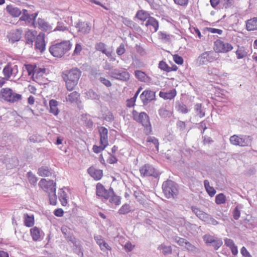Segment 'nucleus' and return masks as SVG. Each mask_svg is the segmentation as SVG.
<instances>
[{"instance_id":"obj_9","label":"nucleus","mask_w":257,"mask_h":257,"mask_svg":"<svg viewBox=\"0 0 257 257\" xmlns=\"http://www.w3.org/2000/svg\"><path fill=\"white\" fill-rule=\"evenodd\" d=\"M140 172L141 175L143 177L152 176L157 178L159 175V171L153 166L149 164H145L140 168Z\"/></svg>"},{"instance_id":"obj_36","label":"nucleus","mask_w":257,"mask_h":257,"mask_svg":"<svg viewBox=\"0 0 257 257\" xmlns=\"http://www.w3.org/2000/svg\"><path fill=\"white\" fill-rule=\"evenodd\" d=\"M159 115L162 118L170 117L173 112L171 110H168L166 108H160L158 110Z\"/></svg>"},{"instance_id":"obj_54","label":"nucleus","mask_w":257,"mask_h":257,"mask_svg":"<svg viewBox=\"0 0 257 257\" xmlns=\"http://www.w3.org/2000/svg\"><path fill=\"white\" fill-rule=\"evenodd\" d=\"M185 247L187 250L190 252L195 253L198 251V249L194 245L191 244L189 242L187 241L186 244L185 245Z\"/></svg>"},{"instance_id":"obj_14","label":"nucleus","mask_w":257,"mask_h":257,"mask_svg":"<svg viewBox=\"0 0 257 257\" xmlns=\"http://www.w3.org/2000/svg\"><path fill=\"white\" fill-rule=\"evenodd\" d=\"M45 35L43 33H40L36 37L35 48L41 52H43L45 50Z\"/></svg>"},{"instance_id":"obj_61","label":"nucleus","mask_w":257,"mask_h":257,"mask_svg":"<svg viewBox=\"0 0 257 257\" xmlns=\"http://www.w3.org/2000/svg\"><path fill=\"white\" fill-rule=\"evenodd\" d=\"M125 52L124 45L123 43L120 44L119 47L116 49V52L118 55H121Z\"/></svg>"},{"instance_id":"obj_58","label":"nucleus","mask_w":257,"mask_h":257,"mask_svg":"<svg viewBox=\"0 0 257 257\" xmlns=\"http://www.w3.org/2000/svg\"><path fill=\"white\" fill-rule=\"evenodd\" d=\"M178 111L183 113H186L188 112L187 106L184 104H179L176 107Z\"/></svg>"},{"instance_id":"obj_12","label":"nucleus","mask_w":257,"mask_h":257,"mask_svg":"<svg viewBox=\"0 0 257 257\" xmlns=\"http://www.w3.org/2000/svg\"><path fill=\"white\" fill-rule=\"evenodd\" d=\"M140 98L144 105H147L149 102L155 99V92L150 90H145L140 95Z\"/></svg>"},{"instance_id":"obj_25","label":"nucleus","mask_w":257,"mask_h":257,"mask_svg":"<svg viewBox=\"0 0 257 257\" xmlns=\"http://www.w3.org/2000/svg\"><path fill=\"white\" fill-rule=\"evenodd\" d=\"M58 198L61 204L65 206L68 203V196L63 188L60 189L58 192Z\"/></svg>"},{"instance_id":"obj_38","label":"nucleus","mask_w":257,"mask_h":257,"mask_svg":"<svg viewBox=\"0 0 257 257\" xmlns=\"http://www.w3.org/2000/svg\"><path fill=\"white\" fill-rule=\"evenodd\" d=\"M86 97L87 99L92 100H99L100 96L93 90L90 89L85 93Z\"/></svg>"},{"instance_id":"obj_23","label":"nucleus","mask_w":257,"mask_h":257,"mask_svg":"<svg viewBox=\"0 0 257 257\" xmlns=\"http://www.w3.org/2000/svg\"><path fill=\"white\" fill-rule=\"evenodd\" d=\"M70 241L73 244V245L76 247L74 248V251L78 255L82 256L83 255V252L82 251L81 245L80 244V241L76 239L75 237H71L70 239Z\"/></svg>"},{"instance_id":"obj_42","label":"nucleus","mask_w":257,"mask_h":257,"mask_svg":"<svg viewBox=\"0 0 257 257\" xmlns=\"http://www.w3.org/2000/svg\"><path fill=\"white\" fill-rule=\"evenodd\" d=\"M131 210V207L130 205L128 204H125L118 210V213L119 214H125L129 213Z\"/></svg>"},{"instance_id":"obj_8","label":"nucleus","mask_w":257,"mask_h":257,"mask_svg":"<svg viewBox=\"0 0 257 257\" xmlns=\"http://www.w3.org/2000/svg\"><path fill=\"white\" fill-rule=\"evenodd\" d=\"M112 193L113 189L112 188L107 190L101 183H98L97 184L96 186V194L99 198L102 200H108Z\"/></svg>"},{"instance_id":"obj_52","label":"nucleus","mask_w":257,"mask_h":257,"mask_svg":"<svg viewBox=\"0 0 257 257\" xmlns=\"http://www.w3.org/2000/svg\"><path fill=\"white\" fill-rule=\"evenodd\" d=\"M207 72L209 75L218 76L220 74V71L218 69L214 67H208Z\"/></svg>"},{"instance_id":"obj_10","label":"nucleus","mask_w":257,"mask_h":257,"mask_svg":"<svg viewBox=\"0 0 257 257\" xmlns=\"http://www.w3.org/2000/svg\"><path fill=\"white\" fill-rule=\"evenodd\" d=\"M109 74L111 77L122 81H127L130 79L129 73L123 69H113L109 71Z\"/></svg>"},{"instance_id":"obj_53","label":"nucleus","mask_w":257,"mask_h":257,"mask_svg":"<svg viewBox=\"0 0 257 257\" xmlns=\"http://www.w3.org/2000/svg\"><path fill=\"white\" fill-rule=\"evenodd\" d=\"M136 16L139 19L142 21H144L148 18V14L146 12L141 10L137 12Z\"/></svg>"},{"instance_id":"obj_39","label":"nucleus","mask_w":257,"mask_h":257,"mask_svg":"<svg viewBox=\"0 0 257 257\" xmlns=\"http://www.w3.org/2000/svg\"><path fill=\"white\" fill-rule=\"evenodd\" d=\"M159 38L164 43L169 42L171 41L172 36L167 34L165 32H160L158 33Z\"/></svg>"},{"instance_id":"obj_56","label":"nucleus","mask_w":257,"mask_h":257,"mask_svg":"<svg viewBox=\"0 0 257 257\" xmlns=\"http://www.w3.org/2000/svg\"><path fill=\"white\" fill-rule=\"evenodd\" d=\"M159 67L164 71L166 72H170L172 71V68L168 66V65L163 61L160 62Z\"/></svg>"},{"instance_id":"obj_32","label":"nucleus","mask_w":257,"mask_h":257,"mask_svg":"<svg viewBox=\"0 0 257 257\" xmlns=\"http://www.w3.org/2000/svg\"><path fill=\"white\" fill-rule=\"evenodd\" d=\"M36 34V33L35 31L32 32L29 30L26 32L25 38L27 44L32 45L34 40L35 39Z\"/></svg>"},{"instance_id":"obj_3","label":"nucleus","mask_w":257,"mask_h":257,"mask_svg":"<svg viewBox=\"0 0 257 257\" xmlns=\"http://www.w3.org/2000/svg\"><path fill=\"white\" fill-rule=\"evenodd\" d=\"M72 46L70 41H63L51 45L49 48V52L54 57L60 58L71 49Z\"/></svg>"},{"instance_id":"obj_55","label":"nucleus","mask_w":257,"mask_h":257,"mask_svg":"<svg viewBox=\"0 0 257 257\" xmlns=\"http://www.w3.org/2000/svg\"><path fill=\"white\" fill-rule=\"evenodd\" d=\"M25 68L28 72V75L31 76V77H32L33 73H34L35 71V68H36L37 67L32 65H25Z\"/></svg>"},{"instance_id":"obj_27","label":"nucleus","mask_w":257,"mask_h":257,"mask_svg":"<svg viewBox=\"0 0 257 257\" xmlns=\"http://www.w3.org/2000/svg\"><path fill=\"white\" fill-rule=\"evenodd\" d=\"M246 29L248 31L257 30V18H253L247 21L246 24Z\"/></svg>"},{"instance_id":"obj_43","label":"nucleus","mask_w":257,"mask_h":257,"mask_svg":"<svg viewBox=\"0 0 257 257\" xmlns=\"http://www.w3.org/2000/svg\"><path fill=\"white\" fill-rule=\"evenodd\" d=\"M226 197L223 193H220L215 197V203L217 204H221L225 203Z\"/></svg>"},{"instance_id":"obj_63","label":"nucleus","mask_w":257,"mask_h":257,"mask_svg":"<svg viewBox=\"0 0 257 257\" xmlns=\"http://www.w3.org/2000/svg\"><path fill=\"white\" fill-rule=\"evenodd\" d=\"M240 216V211L239 209L238 206H237L235 207L233 211V218L235 220H237L239 219Z\"/></svg>"},{"instance_id":"obj_6","label":"nucleus","mask_w":257,"mask_h":257,"mask_svg":"<svg viewBox=\"0 0 257 257\" xmlns=\"http://www.w3.org/2000/svg\"><path fill=\"white\" fill-rule=\"evenodd\" d=\"M217 55L213 51H205L201 54L196 59V63L199 66L207 65L217 59Z\"/></svg>"},{"instance_id":"obj_18","label":"nucleus","mask_w":257,"mask_h":257,"mask_svg":"<svg viewBox=\"0 0 257 257\" xmlns=\"http://www.w3.org/2000/svg\"><path fill=\"white\" fill-rule=\"evenodd\" d=\"M146 26L147 27H152L150 30L152 32H156L159 29V22L153 17H149L146 22Z\"/></svg>"},{"instance_id":"obj_21","label":"nucleus","mask_w":257,"mask_h":257,"mask_svg":"<svg viewBox=\"0 0 257 257\" xmlns=\"http://www.w3.org/2000/svg\"><path fill=\"white\" fill-rule=\"evenodd\" d=\"M12 89L10 88H4L0 91V99L9 102L12 94Z\"/></svg>"},{"instance_id":"obj_7","label":"nucleus","mask_w":257,"mask_h":257,"mask_svg":"<svg viewBox=\"0 0 257 257\" xmlns=\"http://www.w3.org/2000/svg\"><path fill=\"white\" fill-rule=\"evenodd\" d=\"M249 137L248 136L234 135L230 137L229 142L231 145L234 146L246 147L249 146L251 143Z\"/></svg>"},{"instance_id":"obj_30","label":"nucleus","mask_w":257,"mask_h":257,"mask_svg":"<svg viewBox=\"0 0 257 257\" xmlns=\"http://www.w3.org/2000/svg\"><path fill=\"white\" fill-rule=\"evenodd\" d=\"M58 102L54 100L51 99L49 101V106H50V112L55 115H58L59 112V110L57 107Z\"/></svg>"},{"instance_id":"obj_31","label":"nucleus","mask_w":257,"mask_h":257,"mask_svg":"<svg viewBox=\"0 0 257 257\" xmlns=\"http://www.w3.org/2000/svg\"><path fill=\"white\" fill-rule=\"evenodd\" d=\"M95 49L96 50L101 52L103 54H105L107 56H111V52L107 51L106 49V45L104 43L99 42L95 45Z\"/></svg>"},{"instance_id":"obj_5","label":"nucleus","mask_w":257,"mask_h":257,"mask_svg":"<svg viewBox=\"0 0 257 257\" xmlns=\"http://www.w3.org/2000/svg\"><path fill=\"white\" fill-rule=\"evenodd\" d=\"M132 115L135 120L142 123L145 127V133L147 135L150 134L152 132V127L149 115L145 112H142L139 113L136 110L133 111Z\"/></svg>"},{"instance_id":"obj_50","label":"nucleus","mask_w":257,"mask_h":257,"mask_svg":"<svg viewBox=\"0 0 257 257\" xmlns=\"http://www.w3.org/2000/svg\"><path fill=\"white\" fill-rule=\"evenodd\" d=\"M215 238V236H212L209 234H205L203 236L204 241L208 245H211V243H212Z\"/></svg>"},{"instance_id":"obj_51","label":"nucleus","mask_w":257,"mask_h":257,"mask_svg":"<svg viewBox=\"0 0 257 257\" xmlns=\"http://www.w3.org/2000/svg\"><path fill=\"white\" fill-rule=\"evenodd\" d=\"M37 16V13H34L31 15H29L28 14V20H27L26 23L28 24H32L36 28L37 26L36 25V23H34V21L36 19V17Z\"/></svg>"},{"instance_id":"obj_49","label":"nucleus","mask_w":257,"mask_h":257,"mask_svg":"<svg viewBox=\"0 0 257 257\" xmlns=\"http://www.w3.org/2000/svg\"><path fill=\"white\" fill-rule=\"evenodd\" d=\"M27 176L29 181L31 184L35 185L37 183L38 181L37 177L31 172H29L27 173Z\"/></svg>"},{"instance_id":"obj_13","label":"nucleus","mask_w":257,"mask_h":257,"mask_svg":"<svg viewBox=\"0 0 257 257\" xmlns=\"http://www.w3.org/2000/svg\"><path fill=\"white\" fill-rule=\"evenodd\" d=\"M22 33L23 30L21 29L11 30L7 35L9 42L14 43L19 41L21 38Z\"/></svg>"},{"instance_id":"obj_24","label":"nucleus","mask_w":257,"mask_h":257,"mask_svg":"<svg viewBox=\"0 0 257 257\" xmlns=\"http://www.w3.org/2000/svg\"><path fill=\"white\" fill-rule=\"evenodd\" d=\"M7 11L13 17H18L22 14V11L17 7L9 5L6 8Z\"/></svg>"},{"instance_id":"obj_34","label":"nucleus","mask_w":257,"mask_h":257,"mask_svg":"<svg viewBox=\"0 0 257 257\" xmlns=\"http://www.w3.org/2000/svg\"><path fill=\"white\" fill-rule=\"evenodd\" d=\"M31 235L34 241L38 240L41 237L40 230L37 227H34L30 229Z\"/></svg>"},{"instance_id":"obj_37","label":"nucleus","mask_w":257,"mask_h":257,"mask_svg":"<svg viewBox=\"0 0 257 257\" xmlns=\"http://www.w3.org/2000/svg\"><path fill=\"white\" fill-rule=\"evenodd\" d=\"M110 203L115 205H119L120 204V197L114 194V191L113 193L110 196L109 198L108 199Z\"/></svg>"},{"instance_id":"obj_60","label":"nucleus","mask_w":257,"mask_h":257,"mask_svg":"<svg viewBox=\"0 0 257 257\" xmlns=\"http://www.w3.org/2000/svg\"><path fill=\"white\" fill-rule=\"evenodd\" d=\"M66 30H67V27H66L64 24L61 22H58L57 27L54 29V31H64Z\"/></svg>"},{"instance_id":"obj_62","label":"nucleus","mask_w":257,"mask_h":257,"mask_svg":"<svg viewBox=\"0 0 257 257\" xmlns=\"http://www.w3.org/2000/svg\"><path fill=\"white\" fill-rule=\"evenodd\" d=\"M174 240L176 242H177L179 245L181 246H185L186 243L187 242V240L184 238H181L180 237H176L174 238Z\"/></svg>"},{"instance_id":"obj_22","label":"nucleus","mask_w":257,"mask_h":257,"mask_svg":"<svg viewBox=\"0 0 257 257\" xmlns=\"http://www.w3.org/2000/svg\"><path fill=\"white\" fill-rule=\"evenodd\" d=\"M88 173L96 180H100L102 177V170L95 169L93 167H90L88 169Z\"/></svg>"},{"instance_id":"obj_26","label":"nucleus","mask_w":257,"mask_h":257,"mask_svg":"<svg viewBox=\"0 0 257 257\" xmlns=\"http://www.w3.org/2000/svg\"><path fill=\"white\" fill-rule=\"evenodd\" d=\"M35 69V71L34 72V73H33V75L32 78L33 80L37 82L40 80L41 78L45 73V69L40 68L38 67H37Z\"/></svg>"},{"instance_id":"obj_2","label":"nucleus","mask_w":257,"mask_h":257,"mask_svg":"<svg viewBox=\"0 0 257 257\" xmlns=\"http://www.w3.org/2000/svg\"><path fill=\"white\" fill-rule=\"evenodd\" d=\"M39 186L48 194L50 204L56 205L57 198L56 182L53 180L47 181L45 179H42L39 182Z\"/></svg>"},{"instance_id":"obj_33","label":"nucleus","mask_w":257,"mask_h":257,"mask_svg":"<svg viewBox=\"0 0 257 257\" xmlns=\"http://www.w3.org/2000/svg\"><path fill=\"white\" fill-rule=\"evenodd\" d=\"M235 54L237 59H241L247 56V52L244 47L238 46V48L235 51Z\"/></svg>"},{"instance_id":"obj_44","label":"nucleus","mask_w":257,"mask_h":257,"mask_svg":"<svg viewBox=\"0 0 257 257\" xmlns=\"http://www.w3.org/2000/svg\"><path fill=\"white\" fill-rule=\"evenodd\" d=\"M194 110L196 114L200 117H202L205 116V112L202 111V104L201 103H197L194 106Z\"/></svg>"},{"instance_id":"obj_64","label":"nucleus","mask_w":257,"mask_h":257,"mask_svg":"<svg viewBox=\"0 0 257 257\" xmlns=\"http://www.w3.org/2000/svg\"><path fill=\"white\" fill-rule=\"evenodd\" d=\"M173 60L177 64H182L183 63L182 57L177 54L173 56Z\"/></svg>"},{"instance_id":"obj_40","label":"nucleus","mask_w":257,"mask_h":257,"mask_svg":"<svg viewBox=\"0 0 257 257\" xmlns=\"http://www.w3.org/2000/svg\"><path fill=\"white\" fill-rule=\"evenodd\" d=\"M158 249L160 250H162V253L164 255L169 254L172 253V248L171 246L161 244L158 247Z\"/></svg>"},{"instance_id":"obj_4","label":"nucleus","mask_w":257,"mask_h":257,"mask_svg":"<svg viewBox=\"0 0 257 257\" xmlns=\"http://www.w3.org/2000/svg\"><path fill=\"white\" fill-rule=\"evenodd\" d=\"M162 189L165 196L168 199H175L179 193L178 185L170 180H168L163 183Z\"/></svg>"},{"instance_id":"obj_20","label":"nucleus","mask_w":257,"mask_h":257,"mask_svg":"<svg viewBox=\"0 0 257 257\" xmlns=\"http://www.w3.org/2000/svg\"><path fill=\"white\" fill-rule=\"evenodd\" d=\"M192 210L200 219L205 222L207 221L209 214L195 207H192Z\"/></svg>"},{"instance_id":"obj_11","label":"nucleus","mask_w":257,"mask_h":257,"mask_svg":"<svg viewBox=\"0 0 257 257\" xmlns=\"http://www.w3.org/2000/svg\"><path fill=\"white\" fill-rule=\"evenodd\" d=\"M233 49V46L228 43L220 40H217L214 42V50L218 53H227Z\"/></svg>"},{"instance_id":"obj_19","label":"nucleus","mask_w":257,"mask_h":257,"mask_svg":"<svg viewBox=\"0 0 257 257\" xmlns=\"http://www.w3.org/2000/svg\"><path fill=\"white\" fill-rule=\"evenodd\" d=\"M37 27L42 29L43 31L50 32L52 31V26L46 22L44 20L38 19L37 23H36Z\"/></svg>"},{"instance_id":"obj_47","label":"nucleus","mask_w":257,"mask_h":257,"mask_svg":"<svg viewBox=\"0 0 257 257\" xmlns=\"http://www.w3.org/2000/svg\"><path fill=\"white\" fill-rule=\"evenodd\" d=\"M222 243L223 242L221 239L215 237L212 243H211V245H212L214 249L217 250L222 245Z\"/></svg>"},{"instance_id":"obj_35","label":"nucleus","mask_w":257,"mask_h":257,"mask_svg":"<svg viewBox=\"0 0 257 257\" xmlns=\"http://www.w3.org/2000/svg\"><path fill=\"white\" fill-rule=\"evenodd\" d=\"M135 76L140 81L146 82L149 80V77L147 76L146 73L141 70L135 71Z\"/></svg>"},{"instance_id":"obj_15","label":"nucleus","mask_w":257,"mask_h":257,"mask_svg":"<svg viewBox=\"0 0 257 257\" xmlns=\"http://www.w3.org/2000/svg\"><path fill=\"white\" fill-rule=\"evenodd\" d=\"M15 69H17V65L8 64L4 68L3 72L6 80H9L13 74H15Z\"/></svg>"},{"instance_id":"obj_17","label":"nucleus","mask_w":257,"mask_h":257,"mask_svg":"<svg viewBox=\"0 0 257 257\" xmlns=\"http://www.w3.org/2000/svg\"><path fill=\"white\" fill-rule=\"evenodd\" d=\"M98 129L100 135V144L108 145L107 129L104 126H99Z\"/></svg>"},{"instance_id":"obj_29","label":"nucleus","mask_w":257,"mask_h":257,"mask_svg":"<svg viewBox=\"0 0 257 257\" xmlns=\"http://www.w3.org/2000/svg\"><path fill=\"white\" fill-rule=\"evenodd\" d=\"M53 173L52 170L47 167H42L38 169V174L42 177H49Z\"/></svg>"},{"instance_id":"obj_28","label":"nucleus","mask_w":257,"mask_h":257,"mask_svg":"<svg viewBox=\"0 0 257 257\" xmlns=\"http://www.w3.org/2000/svg\"><path fill=\"white\" fill-rule=\"evenodd\" d=\"M80 97V94L77 91H73L69 94L66 97V100L67 102L71 103L76 102Z\"/></svg>"},{"instance_id":"obj_16","label":"nucleus","mask_w":257,"mask_h":257,"mask_svg":"<svg viewBox=\"0 0 257 257\" xmlns=\"http://www.w3.org/2000/svg\"><path fill=\"white\" fill-rule=\"evenodd\" d=\"M78 32L82 34H86L90 32L91 26L87 23L79 21L75 26Z\"/></svg>"},{"instance_id":"obj_59","label":"nucleus","mask_w":257,"mask_h":257,"mask_svg":"<svg viewBox=\"0 0 257 257\" xmlns=\"http://www.w3.org/2000/svg\"><path fill=\"white\" fill-rule=\"evenodd\" d=\"M159 95H160V97H163L165 99H170L174 97V96H175V94L173 92L167 93H163L161 91L160 92Z\"/></svg>"},{"instance_id":"obj_48","label":"nucleus","mask_w":257,"mask_h":257,"mask_svg":"<svg viewBox=\"0 0 257 257\" xmlns=\"http://www.w3.org/2000/svg\"><path fill=\"white\" fill-rule=\"evenodd\" d=\"M147 141L148 143H152L155 147L157 151L159 150V141L158 140L154 137H149L147 138Z\"/></svg>"},{"instance_id":"obj_45","label":"nucleus","mask_w":257,"mask_h":257,"mask_svg":"<svg viewBox=\"0 0 257 257\" xmlns=\"http://www.w3.org/2000/svg\"><path fill=\"white\" fill-rule=\"evenodd\" d=\"M25 225L27 227H31L34 224V219L33 217H31L26 214L24 221Z\"/></svg>"},{"instance_id":"obj_41","label":"nucleus","mask_w":257,"mask_h":257,"mask_svg":"<svg viewBox=\"0 0 257 257\" xmlns=\"http://www.w3.org/2000/svg\"><path fill=\"white\" fill-rule=\"evenodd\" d=\"M22 99V96L21 94L16 93L12 90V94L9 99V102L14 103L21 100Z\"/></svg>"},{"instance_id":"obj_1","label":"nucleus","mask_w":257,"mask_h":257,"mask_svg":"<svg viewBox=\"0 0 257 257\" xmlns=\"http://www.w3.org/2000/svg\"><path fill=\"white\" fill-rule=\"evenodd\" d=\"M81 75V71L77 68H73L62 72L61 76L65 83L67 90L71 91L75 89Z\"/></svg>"},{"instance_id":"obj_57","label":"nucleus","mask_w":257,"mask_h":257,"mask_svg":"<svg viewBox=\"0 0 257 257\" xmlns=\"http://www.w3.org/2000/svg\"><path fill=\"white\" fill-rule=\"evenodd\" d=\"M107 146L108 145H105V144H101L99 146L94 145L92 149L94 153L98 154L104 150Z\"/></svg>"},{"instance_id":"obj_46","label":"nucleus","mask_w":257,"mask_h":257,"mask_svg":"<svg viewBox=\"0 0 257 257\" xmlns=\"http://www.w3.org/2000/svg\"><path fill=\"white\" fill-rule=\"evenodd\" d=\"M102 117L104 120L108 122H112L114 120L112 113L108 110L103 114Z\"/></svg>"}]
</instances>
